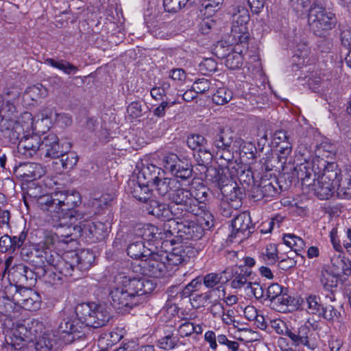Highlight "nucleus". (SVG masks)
I'll list each match as a JSON object with an SVG mask.
<instances>
[{
	"label": "nucleus",
	"mask_w": 351,
	"mask_h": 351,
	"mask_svg": "<svg viewBox=\"0 0 351 351\" xmlns=\"http://www.w3.org/2000/svg\"><path fill=\"white\" fill-rule=\"evenodd\" d=\"M295 174L302 181L303 186H308L320 199H328L335 191L341 199L351 198V170L347 171L341 178V170L336 163H328L323 173L316 179V174L310 164L306 162L294 167Z\"/></svg>",
	"instance_id": "1"
},
{
	"label": "nucleus",
	"mask_w": 351,
	"mask_h": 351,
	"mask_svg": "<svg viewBox=\"0 0 351 351\" xmlns=\"http://www.w3.org/2000/svg\"><path fill=\"white\" fill-rule=\"evenodd\" d=\"M154 289L155 285L150 280L131 278L119 274L114 278L109 295L115 308H132L141 302V296L152 293Z\"/></svg>",
	"instance_id": "2"
},
{
	"label": "nucleus",
	"mask_w": 351,
	"mask_h": 351,
	"mask_svg": "<svg viewBox=\"0 0 351 351\" xmlns=\"http://www.w3.org/2000/svg\"><path fill=\"white\" fill-rule=\"evenodd\" d=\"M72 145L66 140L60 141L58 137L49 133L43 139L36 134L22 139L18 146V153L25 158L36 156L43 158H59L63 153L71 150Z\"/></svg>",
	"instance_id": "3"
},
{
	"label": "nucleus",
	"mask_w": 351,
	"mask_h": 351,
	"mask_svg": "<svg viewBox=\"0 0 351 351\" xmlns=\"http://www.w3.org/2000/svg\"><path fill=\"white\" fill-rule=\"evenodd\" d=\"M2 96L0 95V135L7 143L18 144L29 136H21L24 134L25 125L17 120L19 112L13 104L8 103L3 106Z\"/></svg>",
	"instance_id": "4"
},
{
	"label": "nucleus",
	"mask_w": 351,
	"mask_h": 351,
	"mask_svg": "<svg viewBox=\"0 0 351 351\" xmlns=\"http://www.w3.org/2000/svg\"><path fill=\"white\" fill-rule=\"evenodd\" d=\"M75 313L82 324L93 328L107 325L112 318L110 308L106 304L82 303L76 306Z\"/></svg>",
	"instance_id": "5"
},
{
	"label": "nucleus",
	"mask_w": 351,
	"mask_h": 351,
	"mask_svg": "<svg viewBox=\"0 0 351 351\" xmlns=\"http://www.w3.org/2000/svg\"><path fill=\"white\" fill-rule=\"evenodd\" d=\"M168 199L177 206H171L173 216L177 219L188 218L190 213L196 216L200 214L197 198L193 197L190 190L181 187L179 182Z\"/></svg>",
	"instance_id": "6"
},
{
	"label": "nucleus",
	"mask_w": 351,
	"mask_h": 351,
	"mask_svg": "<svg viewBox=\"0 0 351 351\" xmlns=\"http://www.w3.org/2000/svg\"><path fill=\"white\" fill-rule=\"evenodd\" d=\"M21 256L23 261L38 270L40 276H43L47 273L49 263H53L54 257L58 258V253L49 249L39 248L38 245H29L22 247Z\"/></svg>",
	"instance_id": "7"
},
{
	"label": "nucleus",
	"mask_w": 351,
	"mask_h": 351,
	"mask_svg": "<svg viewBox=\"0 0 351 351\" xmlns=\"http://www.w3.org/2000/svg\"><path fill=\"white\" fill-rule=\"evenodd\" d=\"M43 324L37 320L27 321L19 328L27 341L34 342L36 351H50L55 344L54 336L46 331H43Z\"/></svg>",
	"instance_id": "8"
},
{
	"label": "nucleus",
	"mask_w": 351,
	"mask_h": 351,
	"mask_svg": "<svg viewBox=\"0 0 351 351\" xmlns=\"http://www.w3.org/2000/svg\"><path fill=\"white\" fill-rule=\"evenodd\" d=\"M57 197L58 213L57 215H52V217H62L63 219H68L71 222H77L83 219V214L75 209L82 202L80 193L74 191H58Z\"/></svg>",
	"instance_id": "9"
},
{
	"label": "nucleus",
	"mask_w": 351,
	"mask_h": 351,
	"mask_svg": "<svg viewBox=\"0 0 351 351\" xmlns=\"http://www.w3.org/2000/svg\"><path fill=\"white\" fill-rule=\"evenodd\" d=\"M273 328L278 334L287 336L291 341V345L295 347L305 346L313 350L317 344L312 340V331L306 325H302L297 330H293L287 327L285 322L277 319L272 322Z\"/></svg>",
	"instance_id": "10"
},
{
	"label": "nucleus",
	"mask_w": 351,
	"mask_h": 351,
	"mask_svg": "<svg viewBox=\"0 0 351 351\" xmlns=\"http://www.w3.org/2000/svg\"><path fill=\"white\" fill-rule=\"evenodd\" d=\"M335 15L323 7L311 5L308 15L310 29L315 35L321 36L324 31L331 29L336 23Z\"/></svg>",
	"instance_id": "11"
},
{
	"label": "nucleus",
	"mask_w": 351,
	"mask_h": 351,
	"mask_svg": "<svg viewBox=\"0 0 351 351\" xmlns=\"http://www.w3.org/2000/svg\"><path fill=\"white\" fill-rule=\"evenodd\" d=\"M164 168L176 178L182 180L190 179L193 176V167L186 159H181L178 155L169 153L162 158Z\"/></svg>",
	"instance_id": "12"
},
{
	"label": "nucleus",
	"mask_w": 351,
	"mask_h": 351,
	"mask_svg": "<svg viewBox=\"0 0 351 351\" xmlns=\"http://www.w3.org/2000/svg\"><path fill=\"white\" fill-rule=\"evenodd\" d=\"M141 273L152 278L163 276L167 271V266L162 257L161 251H151V254L145 257L139 264Z\"/></svg>",
	"instance_id": "13"
},
{
	"label": "nucleus",
	"mask_w": 351,
	"mask_h": 351,
	"mask_svg": "<svg viewBox=\"0 0 351 351\" xmlns=\"http://www.w3.org/2000/svg\"><path fill=\"white\" fill-rule=\"evenodd\" d=\"M232 230L228 239L230 242H239L249 236L251 230L254 229L250 213L245 211L239 214L232 221Z\"/></svg>",
	"instance_id": "14"
},
{
	"label": "nucleus",
	"mask_w": 351,
	"mask_h": 351,
	"mask_svg": "<svg viewBox=\"0 0 351 351\" xmlns=\"http://www.w3.org/2000/svg\"><path fill=\"white\" fill-rule=\"evenodd\" d=\"M51 267H53L59 274L66 278L77 280L81 277L71 253L66 254L64 258H61L58 254V258L54 257L53 263H49L47 272L50 271Z\"/></svg>",
	"instance_id": "15"
},
{
	"label": "nucleus",
	"mask_w": 351,
	"mask_h": 351,
	"mask_svg": "<svg viewBox=\"0 0 351 351\" xmlns=\"http://www.w3.org/2000/svg\"><path fill=\"white\" fill-rule=\"evenodd\" d=\"M186 143L189 148L197 150V154L194 156L199 162L204 164L212 159V154L206 147V140L203 136L191 135L187 138Z\"/></svg>",
	"instance_id": "16"
},
{
	"label": "nucleus",
	"mask_w": 351,
	"mask_h": 351,
	"mask_svg": "<svg viewBox=\"0 0 351 351\" xmlns=\"http://www.w3.org/2000/svg\"><path fill=\"white\" fill-rule=\"evenodd\" d=\"M241 139L237 138L234 132L230 128L220 129L213 139V145L217 149H228L231 147H238Z\"/></svg>",
	"instance_id": "17"
},
{
	"label": "nucleus",
	"mask_w": 351,
	"mask_h": 351,
	"mask_svg": "<svg viewBox=\"0 0 351 351\" xmlns=\"http://www.w3.org/2000/svg\"><path fill=\"white\" fill-rule=\"evenodd\" d=\"M15 173L27 182L40 178L45 173V168L40 164L29 162L15 167Z\"/></svg>",
	"instance_id": "18"
},
{
	"label": "nucleus",
	"mask_w": 351,
	"mask_h": 351,
	"mask_svg": "<svg viewBox=\"0 0 351 351\" xmlns=\"http://www.w3.org/2000/svg\"><path fill=\"white\" fill-rule=\"evenodd\" d=\"M339 277V274H335L328 267H324L321 271L319 281L324 290L330 291V293L326 298L331 302L336 300L332 289L337 287Z\"/></svg>",
	"instance_id": "19"
},
{
	"label": "nucleus",
	"mask_w": 351,
	"mask_h": 351,
	"mask_svg": "<svg viewBox=\"0 0 351 351\" xmlns=\"http://www.w3.org/2000/svg\"><path fill=\"white\" fill-rule=\"evenodd\" d=\"M132 234L140 240L156 241H160L163 233L160 232V228L150 223H145L136 225L132 230Z\"/></svg>",
	"instance_id": "20"
},
{
	"label": "nucleus",
	"mask_w": 351,
	"mask_h": 351,
	"mask_svg": "<svg viewBox=\"0 0 351 351\" xmlns=\"http://www.w3.org/2000/svg\"><path fill=\"white\" fill-rule=\"evenodd\" d=\"M252 274L250 269L244 266L235 267L232 269L230 278V287L234 289H240L243 287H247L250 283L249 278Z\"/></svg>",
	"instance_id": "21"
},
{
	"label": "nucleus",
	"mask_w": 351,
	"mask_h": 351,
	"mask_svg": "<svg viewBox=\"0 0 351 351\" xmlns=\"http://www.w3.org/2000/svg\"><path fill=\"white\" fill-rule=\"evenodd\" d=\"M179 238L184 240H197L202 237L204 229L198 223L192 221H181Z\"/></svg>",
	"instance_id": "22"
},
{
	"label": "nucleus",
	"mask_w": 351,
	"mask_h": 351,
	"mask_svg": "<svg viewBox=\"0 0 351 351\" xmlns=\"http://www.w3.org/2000/svg\"><path fill=\"white\" fill-rule=\"evenodd\" d=\"M145 210L148 214L164 221L169 219L173 215L171 206L169 207L168 205L155 199L149 200L145 206Z\"/></svg>",
	"instance_id": "23"
},
{
	"label": "nucleus",
	"mask_w": 351,
	"mask_h": 351,
	"mask_svg": "<svg viewBox=\"0 0 351 351\" xmlns=\"http://www.w3.org/2000/svg\"><path fill=\"white\" fill-rule=\"evenodd\" d=\"M161 253L167 269L179 265L188 258L182 246L176 247L172 249L171 252L161 251Z\"/></svg>",
	"instance_id": "24"
},
{
	"label": "nucleus",
	"mask_w": 351,
	"mask_h": 351,
	"mask_svg": "<svg viewBox=\"0 0 351 351\" xmlns=\"http://www.w3.org/2000/svg\"><path fill=\"white\" fill-rule=\"evenodd\" d=\"M224 170L223 168L217 169L211 167L207 169L206 172V179L215 184L221 192L225 187H228L232 182L226 175Z\"/></svg>",
	"instance_id": "25"
},
{
	"label": "nucleus",
	"mask_w": 351,
	"mask_h": 351,
	"mask_svg": "<svg viewBox=\"0 0 351 351\" xmlns=\"http://www.w3.org/2000/svg\"><path fill=\"white\" fill-rule=\"evenodd\" d=\"M69 225H65L60 222L56 227V234L59 239V243H69L73 241L78 236L75 234L77 232L76 222H71L70 220Z\"/></svg>",
	"instance_id": "26"
},
{
	"label": "nucleus",
	"mask_w": 351,
	"mask_h": 351,
	"mask_svg": "<svg viewBox=\"0 0 351 351\" xmlns=\"http://www.w3.org/2000/svg\"><path fill=\"white\" fill-rule=\"evenodd\" d=\"M129 186L130 193L134 198L140 202L149 203L151 200L152 193L147 184L132 180L129 182Z\"/></svg>",
	"instance_id": "27"
},
{
	"label": "nucleus",
	"mask_w": 351,
	"mask_h": 351,
	"mask_svg": "<svg viewBox=\"0 0 351 351\" xmlns=\"http://www.w3.org/2000/svg\"><path fill=\"white\" fill-rule=\"evenodd\" d=\"M71 255L80 273L88 270L95 260L93 253L88 250L80 253H71Z\"/></svg>",
	"instance_id": "28"
},
{
	"label": "nucleus",
	"mask_w": 351,
	"mask_h": 351,
	"mask_svg": "<svg viewBox=\"0 0 351 351\" xmlns=\"http://www.w3.org/2000/svg\"><path fill=\"white\" fill-rule=\"evenodd\" d=\"M152 250L145 246L143 240H137L131 243L127 248L128 255L132 258L143 261L147 256L151 254Z\"/></svg>",
	"instance_id": "29"
},
{
	"label": "nucleus",
	"mask_w": 351,
	"mask_h": 351,
	"mask_svg": "<svg viewBox=\"0 0 351 351\" xmlns=\"http://www.w3.org/2000/svg\"><path fill=\"white\" fill-rule=\"evenodd\" d=\"M58 195V191H55L51 194H41L40 197L38 198L37 203L40 208L46 210L51 214L55 213L57 215L58 213V201L56 199Z\"/></svg>",
	"instance_id": "30"
},
{
	"label": "nucleus",
	"mask_w": 351,
	"mask_h": 351,
	"mask_svg": "<svg viewBox=\"0 0 351 351\" xmlns=\"http://www.w3.org/2000/svg\"><path fill=\"white\" fill-rule=\"evenodd\" d=\"M178 180L176 178H163L162 176L157 180L154 184L156 190L161 196H167L169 199V195L171 191L176 187Z\"/></svg>",
	"instance_id": "31"
},
{
	"label": "nucleus",
	"mask_w": 351,
	"mask_h": 351,
	"mask_svg": "<svg viewBox=\"0 0 351 351\" xmlns=\"http://www.w3.org/2000/svg\"><path fill=\"white\" fill-rule=\"evenodd\" d=\"M181 226V221H177L176 219L169 218L165 222L162 228H160V232L162 234V238L160 241L168 239L171 236L179 238L180 234V228Z\"/></svg>",
	"instance_id": "32"
},
{
	"label": "nucleus",
	"mask_w": 351,
	"mask_h": 351,
	"mask_svg": "<svg viewBox=\"0 0 351 351\" xmlns=\"http://www.w3.org/2000/svg\"><path fill=\"white\" fill-rule=\"evenodd\" d=\"M254 195L258 198L274 197L279 194L278 189L271 182H262L261 184L254 190Z\"/></svg>",
	"instance_id": "33"
},
{
	"label": "nucleus",
	"mask_w": 351,
	"mask_h": 351,
	"mask_svg": "<svg viewBox=\"0 0 351 351\" xmlns=\"http://www.w3.org/2000/svg\"><path fill=\"white\" fill-rule=\"evenodd\" d=\"M45 63L57 69L62 71L66 75L75 73L78 71V68L66 60H55L48 58L45 60Z\"/></svg>",
	"instance_id": "34"
},
{
	"label": "nucleus",
	"mask_w": 351,
	"mask_h": 351,
	"mask_svg": "<svg viewBox=\"0 0 351 351\" xmlns=\"http://www.w3.org/2000/svg\"><path fill=\"white\" fill-rule=\"evenodd\" d=\"M305 304L307 312L309 314L320 317L321 313L323 312L324 303L321 302L319 296L315 295H308L306 298Z\"/></svg>",
	"instance_id": "35"
},
{
	"label": "nucleus",
	"mask_w": 351,
	"mask_h": 351,
	"mask_svg": "<svg viewBox=\"0 0 351 351\" xmlns=\"http://www.w3.org/2000/svg\"><path fill=\"white\" fill-rule=\"evenodd\" d=\"M160 171V168L154 165H149L142 169L141 174L146 181L145 184H147L149 186V184L154 185L157 182L161 176Z\"/></svg>",
	"instance_id": "36"
},
{
	"label": "nucleus",
	"mask_w": 351,
	"mask_h": 351,
	"mask_svg": "<svg viewBox=\"0 0 351 351\" xmlns=\"http://www.w3.org/2000/svg\"><path fill=\"white\" fill-rule=\"evenodd\" d=\"M221 193L226 197L225 201H229L230 203L237 202V200H240L241 202L243 195L241 188L238 187L234 182H231L230 185L225 187Z\"/></svg>",
	"instance_id": "37"
},
{
	"label": "nucleus",
	"mask_w": 351,
	"mask_h": 351,
	"mask_svg": "<svg viewBox=\"0 0 351 351\" xmlns=\"http://www.w3.org/2000/svg\"><path fill=\"white\" fill-rule=\"evenodd\" d=\"M238 147H231L228 149H217V155L219 160H221V165L225 166L226 169L234 168L236 161H233V152Z\"/></svg>",
	"instance_id": "38"
},
{
	"label": "nucleus",
	"mask_w": 351,
	"mask_h": 351,
	"mask_svg": "<svg viewBox=\"0 0 351 351\" xmlns=\"http://www.w3.org/2000/svg\"><path fill=\"white\" fill-rule=\"evenodd\" d=\"M283 241L286 245L289 247L295 255H299L305 247V243L302 239L293 234H285Z\"/></svg>",
	"instance_id": "39"
},
{
	"label": "nucleus",
	"mask_w": 351,
	"mask_h": 351,
	"mask_svg": "<svg viewBox=\"0 0 351 351\" xmlns=\"http://www.w3.org/2000/svg\"><path fill=\"white\" fill-rule=\"evenodd\" d=\"M112 197L108 194H104L98 198L90 200L89 206L95 214L99 213L111 201Z\"/></svg>",
	"instance_id": "40"
},
{
	"label": "nucleus",
	"mask_w": 351,
	"mask_h": 351,
	"mask_svg": "<svg viewBox=\"0 0 351 351\" xmlns=\"http://www.w3.org/2000/svg\"><path fill=\"white\" fill-rule=\"evenodd\" d=\"M77 232L78 237L86 236L88 237H96L95 232L94 222L88 220L80 221L79 224H76Z\"/></svg>",
	"instance_id": "41"
},
{
	"label": "nucleus",
	"mask_w": 351,
	"mask_h": 351,
	"mask_svg": "<svg viewBox=\"0 0 351 351\" xmlns=\"http://www.w3.org/2000/svg\"><path fill=\"white\" fill-rule=\"evenodd\" d=\"M59 158L62 168L65 170L73 169L78 162L77 154L74 152H71V150L66 153H63L62 155L60 156Z\"/></svg>",
	"instance_id": "42"
},
{
	"label": "nucleus",
	"mask_w": 351,
	"mask_h": 351,
	"mask_svg": "<svg viewBox=\"0 0 351 351\" xmlns=\"http://www.w3.org/2000/svg\"><path fill=\"white\" fill-rule=\"evenodd\" d=\"M26 265L23 263L14 265L8 271L9 276H12L16 284L23 286L25 275Z\"/></svg>",
	"instance_id": "43"
},
{
	"label": "nucleus",
	"mask_w": 351,
	"mask_h": 351,
	"mask_svg": "<svg viewBox=\"0 0 351 351\" xmlns=\"http://www.w3.org/2000/svg\"><path fill=\"white\" fill-rule=\"evenodd\" d=\"M19 289L20 288L17 285L9 284L8 285L5 286L3 290L1 298H3L7 301L10 302V314L13 311V304H15V297L16 295H19Z\"/></svg>",
	"instance_id": "44"
},
{
	"label": "nucleus",
	"mask_w": 351,
	"mask_h": 351,
	"mask_svg": "<svg viewBox=\"0 0 351 351\" xmlns=\"http://www.w3.org/2000/svg\"><path fill=\"white\" fill-rule=\"evenodd\" d=\"M232 98V92L225 87L219 88L213 95V101L217 105H224Z\"/></svg>",
	"instance_id": "45"
},
{
	"label": "nucleus",
	"mask_w": 351,
	"mask_h": 351,
	"mask_svg": "<svg viewBox=\"0 0 351 351\" xmlns=\"http://www.w3.org/2000/svg\"><path fill=\"white\" fill-rule=\"evenodd\" d=\"M224 0H206L202 4L203 8L200 10L204 16H212L219 10Z\"/></svg>",
	"instance_id": "46"
},
{
	"label": "nucleus",
	"mask_w": 351,
	"mask_h": 351,
	"mask_svg": "<svg viewBox=\"0 0 351 351\" xmlns=\"http://www.w3.org/2000/svg\"><path fill=\"white\" fill-rule=\"evenodd\" d=\"M195 0H163L165 11L168 12H177L184 7L187 3L192 4Z\"/></svg>",
	"instance_id": "47"
},
{
	"label": "nucleus",
	"mask_w": 351,
	"mask_h": 351,
	"mask_svg": "<svg viewBox=\"0 0 351 351\" xmlns=\"http://www.w3.org/2000/svg\"><path fill=\"white\" fill-rule=\"evenodd\" d=\"M320 317L329 322L339 321L341 313L333 304L326 302L324 304L323 312L321 313Z\"/></svg>",
	"instance_id": "48"
},
{
	"label": "nucleus",
	"mask_w": 351,
	"mask_h": 351,
	"mask_svg": "<svg viewBox=\"0 0 351 351\" xmlns=\"http://www.w3.org/2000/svg\"><path fill=\"white\" fill-rule=\"evenodd\" d=\"M226 273V270L223 271L221 273H210L205 275L203 277V283L204 286L208 289H215V291H219L220 287H217V289H214V287L218 285L222 279V274Z\"/></svg>",
	"instance_id": "49"
},
{
	"label": "nucleus",
	"mask_w": 351,
	"mask_h": 351,
	"mask_svg": "<svg viewBox=\"0 0 351 351\" xmlns=\"http://www.w3.org/2000/svg\"><path fill=\"white\" fill-rule=\"evenodd\" d=\"M47 93V89L42 84H36L27 88L26 95L32 100L37 101L39 99L45 97Z\"/></svg>",
	"instance_id": "50"
},
{
	"label": "nucleus",
	"mask_w": 351,
	"mask_h": 351,
	"mask_svg": "<svg viewBox=\"0 0 351 351\" xmlns=\"http://www.w3.org/2000/svg\"><path fill=\"white\" fill-rule=\"evenodd\" d=\"M289 137L287 136V132L284 130L276 131L274 135V139L277 144H280V143L285 142L286 145L280 147V153L284 154H290L291 152V146L290 143L287 142Z\"/></svg>",
	"instance_id": "51"
},
{
	"label": "nucleus",
	"mask_w": 351,
	"mask_h": 351,
	"mask_svg": "<svg viewBox=\"0 0 351 351\" xmlns=\"http://www.w3.org/2000/svg\"><path fill=\"white\" fill-rule=\"evenodd\" d=\"M243 60V56L240 53L233 52L226 56L225 64L230 69H237L241 67Z\"/></svg>",
	"instance_id": "52"
},
{
	"label": "nucleus",
	"mask_w": 351,
	"mask_h": 351,
	"mask_svg": "<svg viewBox=\"0 0 351 351\" xmlns=\"http://www.w3.org/2000/svg\"><path fill=\"white\" fill-rule=\"evenodd\" d=\"M277 247L274 244H269L267 246L265 252H263L261 257L263 260L268 265H274L278 260Z\"/></svg>",
	"instance_id": "53"
},
{
	"label": "nucleus",
	"mask_w": 351,
	"mask_h": 351,
	"mask_svg": "<svg viewBox=\"0 0 351 351\" xmlns=\"http://www.w3.org/2000/svg\"><path fill=\"white\" fill-rule=\"evenodd\" d=\"M241 204L240 200H237V202L233 203L223 200L220 204V213L223 217H230L234 210L241 207Z\"/></svg>",
	"instance_id": "54"
},
{
	"label": "nucleus",
	"mask_w": 351,
	"mask_h": 351,
	"mask_svg": "<svg viewBox=\"0 0 351 351\" xmlns=\"http://www.w3.org/2000/svg\"><path fill=\"white\" fill-rule=\"evenodd\" d=\"M21 326H20L19 328H20ZM18 331H19V329H18ZM19 333L21 335L19 337L14 335L13 337H10V342L7 341L8 346L10 348V351H21L25 346V342L28 341L27 338L21 334L20 332H19Z\"/></svg>",
	"instance_id": "55"
},
{
	"label": "nucleus",
	"mask_w": 351,
	"mask_h": 351,
	"mask_svg": "<svg viewBox=\"0 0 351 351\" xmlns=\"http://www.w3.org/2000/svg\"><path fill=\"white\" fill-rule=\"evenodd\" d=\"M179 339L172 334L167 335L158 341V346L164 350H171L174 348Z\"/></svg>",
	"instance_id": "56"
},
{
	"label": "nucleus",
	"mask_w": 351,
	"mask_h": 351,
	"mask_svg": "<svg viewBox=\"0 0 351 351\" xmlns=\"http://www.w3.org/2000/svg\"><path fill=\"white\" fill-rule=\"evenodd\" d=\"M40 297L36 292L30 298H28L27 301L21 302V306L27 311H34L40 308Z\"/></svg>",
	"instance_id": "57"
},
{
	"label": "nucleus",
	"mask_w": 351,
	"mask_h": 351,
	"mask_svg": "<svg viewBox=\"0 0 351 351\" xmlns=\"http://www.w3.org/2000/svg\"><path fill=\"white\" fill-rule=\"evenodd\" d=\"M77 331V328L74 324V321L70 318L64 319L58 326V332L60 333L71 334Z\"/></svg>",
	"instance_id": "58"
},
{
	"label": "nucleus",
	"mask_w": 351,
	"mask_h": 351,
	"mask_svg": "<svg viewBox=\"0 0 351 351\" xmlns=\"http://www.w3.org/2000/svg\"><path fill=\"white\" fill-rule=\"evenodd\" d=\"M215 292V289H210L204 293H193L190 298L191 303H197V307L204 306V304L212 298L213 293Z\"/></svg>",
	"instance_id": "59"
},
{
	"label": "nucleus",
	"mask_w": 351,
	"mask_h": 351,
	"mask_svg": "<svg viewBox=\"0 0 351 351\" xmlns=\"http://www.w3.org/2000/svg\"><path fill=\"white\" fill-rule=\"evenodd\" d=\"M218 343L221 346H226L228 351H244L239 348V343L236 341L229 340L226 335L219 334Z\"/></svg>",
	"instance_id": "60"
},
{
	"label": "nucleus",
	"mask_w": 351,
	"mask_h": 351,
	"mask_svg": "<svg viewBox=\"0 0 351 351\" xmlns=\"http://www.w3.org/2000/svg\"><path fill=\"white\" fill-rule=\"evenodd\" d=\"M292 302V298L288 294V289L285 288L282 293H280L271 302L277 306H289Z\"/></svg>",
	"instance_id": "61"
},
{
	"label": "nucleus",
	"mask_w": 351,
	"mask_h": 351,
	"mask_svg": "<svg viewBox=\"0 0 351 351\" xmlns=\"http://www.w3.org/2000/svg\"><path fill=\"white\" fill-rule=\"evenodd\" d=\"M142 104L139 101H133L127 108V113L129 117L136 119L142 116Z\"/></svg>",
	"instance_id": "62"
},
{
	"label": "nucleus",
	"mask_w": 351,
	"mask_h": 351,
	"mask_svg": "<svg viewBox=\"0 0 351 351\" xmlns=\"http://www.w3.org/2000/svg\"><path fill=\"white\" fill-rule=\"evenodd\" d=\"M211 86V82L205 78L197 80L193 84V88L197 93L203 94L208 91Z\"/></svg>",
	"instance_id": "63"
},
{
	"label": "nucleus",
	"mask_w": 351,
	"mask_h": 351,
	"mask_svg": "<svg viewBox=\"0 0 351 351\" xmlns=\"http://www.w3.org/2000/svg\"><path fill=\"white\" fill-rule=\"evenodd\" d=\"M169 77L174 82L182 84L186 79V74L184 69L176 68L169 71Z\"/></svg>",
	"instance_id": "64"
}]
</instances>
